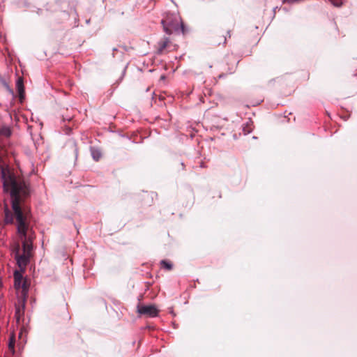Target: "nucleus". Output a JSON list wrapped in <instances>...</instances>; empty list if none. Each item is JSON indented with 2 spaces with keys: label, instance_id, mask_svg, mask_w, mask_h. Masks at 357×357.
I'll return each mask as SVG.
<instances>
[{
  "label": "nucleus",
  "instance_id": "f8f14e48",
  "mask_svg": "<svg viewBox=\"0 0 357 357\" xmlns=\"http://www.w3.org/2000/svg\"><path fill=\"white\" fill-rule=\"evenodd\" d=\"M226 40H227V38H226V37L224 36L223 39H222V40L218 41V43L220 44L221 43H222L223 44H225Z\"/></svg>",
  "mask_w": 357,
  "mask_h": 357
},
{
  "label": "nucleus",
  "instance_id": "6e6552de",
  "mask_svg": "<svg viewBox=\"0 0 357 357\" xmlns=\"http://www.w3.org/2000/svg\"><path fill=\"white\" fill-rule=\"evenodd\" d=\"M328 1L335 7L340 8L344 3L346 0H328Z\"/></svg>",
  "mask_w": 357,
  "mask_h": 357
},
{
  "label": "nucleus",
  "instance_id": "4468645a",
  "mask_svg": "<svg viewBox=\"0 0 357 357\" xmlns=\"http://www.w3.org/2000/svg\"><path fill=\"white\" fill-rule=\"evenodd\" d=\"M161 79H165V76L164 75L161 76Z\"/></svg>",
  "mask_w": 357,
  "mask_h": 357
},
{
  "label": "nucleus",
  "instance_id": "f03ea898",
  "mask_svg": "<svg viewBox=\"0 0 357 357\" xmlns=\"http://www.w3.org/2000/svg\"><path fill=\"white\" fill-rule=\"evenodd\" d=\"M14 285L15 289H22V294L23 296H26L28 291V285L25 280H23V276L21 273L15 271L14 273Z\"/></svg>",
  "mask_w": 357,
  "mask_h": 357
},
{
  "label": "nucleus",
  "instance_id": "9d476101",
  "mask_svg": "<svg viewBox=\"0 0 357 357\" xmlns=\"http://www.w3.org/2000/svg\"><path fill=\"white\" fill-rule=\"evenodd\" d=\"M92 155L96 160H98L100 158V153L98 151H93Z\"/></svg>",
  "mask_w": 357,
  "mask_h": 357
},
{
  "label": "nucleus",
  "instance_id": "f257e3e1",
  "mask_svg": "<svg viewBox=\"0 0 357 357\" xmlns=\"http://www.w3.org/2000/svg\"><path fill=\"white\" fill-rule=\"evenodd\" d=\"M1 178L4 190L9 191L12 197V208L16 218L17 231L21 239H24V253L29 255L31 245L26 241L27 230L26 217L23 215L20 206L21 197H26L29 194L28 188L25 183L16 179L8 167H1Z\"/></svg>",
  "mask_w": 357,
  "mask_h": 357
},
{
  "label": "nucleus",
  "instance_id": "ddd939ff",
  "mask_svg": "<svg viewBox=\"0 0 357 357\" xmlns=\"http://www.w3.org/2000/svg\"><path fill=\"white\" fill-rule=\"evenodd\" d=\"M13 346H14V343H13L12 342H10L9 343V347H13Z\"/></svg>",
  "mask_w": 357,
  "mask_h": 357
},
{
  "label": "nucleus",
  "instance_id": "423d86ee",
  "mask_svg": "<svg viewBox=\"0 0 357 357\" xmlns=\"http://www.w3.org/2000/svg\"><path fill=\"white\" fill-rule=\"evenodd\" d=\"M0 134L5 137H9L11 135V130L9 127L4 126L0 128Z\"/></svg>",
  "mask_w": 357,
  "mask_h": 357
},
{
  "label": "nucleus",
  "instance_id": "0eeeda50",
  "mask_svg": "<svg viewBox=\"0 0 357 357\" xmlns=\"http://www.w3.org/2000/svg\"><path fill=\"white\" fill-rule=\"evenodd\" d=\"M17 87L20 95L22 96V93H24V87L22 79L21 78H20L17 82Z\"/></svg>",
  "mask_w": 357,
  "mask_h": 357
},
{
  "label": "nucleus",
  "instance_id": "9b49d317",
  "mask_svg": "<svg viewBox=\"0 0 357 357\" xmlns=\"http://www.w3.org/2000/svg\"><path fill=\"white\" fill-rule=\"evenodd\" d=\"M162 22L163 24L164 29H165V32L167 33H168V34H171L172 33V30L169 28H168L167 26H165L164 20H162Z\"/></svg>",
  "mask_w": 357,
  "mask_h": 357
},
{
  "label": "nucleus",
  "instance_id": "20e7f679",
  "mask_svg": "<svg viewBox=\"0 0 357 357\" xmlns=\"http://www.w3.org/2000/svg\"><path fill=\"white\" fill-rule=\"evenodd\" d=\"M171 43L168 38H164L158 43V52L159 54H163L165 51L171 50Z\"/></svg>",
  "mask_w": 357,
  "mask_h": 357
},
{
  "label": "nucleus",
  "instance_id": "39448f33",
  "mask_svg": "<svg viewBox=\"0 0 357 357\" xmlns=\"http://www.w3.org/2000/svg\"><path fill=\"white\" fill-rule=\"evenodd\" d=\"M17 262L21 270L24 268L29 262V255L24 253L22 255H17Z\"/></svg>",
  "mask_w": 357,
  "mask_h": 357
},
{
  "label": "nucleus",
  "instance_id": "1a4fd4ad",
  "mask_svg": "<svg viewBox=\"0 0 357 357\" xmlns=\"http://www.w3.org/2000/svg\"><path fill=\"white\" fill-rule=\"evenodd\" d=\"M162 266L167 270H171L172 268V264L165 260H162L160 262Z\"/></svg>",
  "mask_w": 357,
  "mask_h": 357
},
{
  "label": "nucleus",
  "instance_id": "7ed1b4c3",
  "mask_svg": "<svg viewBox=\"0 0 357 357\" xmlns=\"http://www.w3.org/2000/svg\"><path fill=\"white\" fill-rule=\"evenodd\" d=\"M137 312L150 317H155L158 314V310L155 305H142L137 307Z\"/></svg>",
  "mask_w": 357,
  "mask_h": 357
}]
</instances>
